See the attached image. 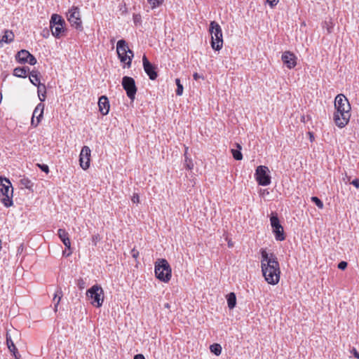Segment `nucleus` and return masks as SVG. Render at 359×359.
Listing matches in <instances>:
<instances>
[{"mask_svg":"<svg viewBox=\"0 0 359 359\" xmlns=\"http://www.w3.org/2000/svg\"><path fill=\"white\" fill-rule=\"evenodd\" d=\"M262 271L265 280L271 285H276L280 280V269L278 258L273 253L269 254L262 250Z\"/></svg>","mask_w":359,"mask_h":359,"instance_id":"f257e3e1","label":"nucleus"},{"mask_svg":"<svg viewBox=\"0 0 359 359\" xmlns=\"http://www.w3.org/2000/svg\"><path fill=\"white\" fill-rule=\"evenodd\" d=\"M334 108L333 119L335 124L340 128L345 127L351 118V107L348 100L343 94H339L334 100Z\"/></svg>","mask_w":359,"mask_h":359,"instance_id":"f03ea898","label":"nucleus"},{"mask_svg":"<svg viewBox=\"0 0 359 359\" xmlns=\"http://www.w3.org/2000/svg\"><path fill=\"white\" fill-rule=\"evenodd\" d=\"M156 277L163 283H168L172 276V269L165 259H158L155 262L154 268Z\"/></svg>","mask_w":359,"mask_h":359,"instance_id":"7ed1b4c3","label":"nucleus"},{"mask_svg":"<svg viewBox=\"0 0 359 359\" xmlns=\"http://www.w3.org/2000/svg\"><path fill=\"white\" fill-rule=\"evenodd\" d=\"M0 191L3 195L1 201L4 206L6 208L12 206L13 205V188L10 180L2 176L0 177Z\"/></svg>","mask_w":359,"mask_h":359,"instance_id":"20e7f679","label":"nucleus"},{"mask_svg":"<svg viewBox=\"0 0 359 359\" xmlns=\"http://www.w3.org/2000/svg\"><path fill=\"white\" fill-rule=\"evenodd\" d=\"M116 52L118 57L121 62H124L128 68L131 66L132 59L134 57V53L131 50L124 39L118 41L116 44Z\"/></svg>","mask_w":359,"mask_h":359,"instance_id":"39448f33","label":"nucleus"},{"mask_svg":"<svg viewBox=\"0 0 359 359\" xmlns=\"http://www.w3.org/2000/svg\"><path fill=\"white\" fill-rule=\"evenodd\" d=\"M209 32L212 36V48L215 50H219L223 46V35L220 25L215 21H211Z\"/></svg>","mask_w":359,"mask_h":359,"instance_id":"423d86ee","label":"nucleus"},{"mask_svg":"<svg viewBox=\"0 0 359 359\" xmlns=\"http://www.w3.org/2000/svg\"><path fill=\"white\" fill-rule=\"evenodd\" d=\"M87 297L90 300V304L99 308L102 306L104 301V291L98 285H94L86 292Z\"/></svg>","mask_w":359,"mask_h":359,"instance_id":"0eeeda50","label":"nucleus"},{"mask_svg":"<svg viewBox=\"0 0 359 359\" xmlns=\"http://www.w3.org/2000/svg\"><path fill=\"white\" fill-rule=\"evenodd\" d=\"M64 19L57 14H53L50 20V28L52 34L56 38H60L65 33Z\"/></svg>","mask_w":359,"mask_h":359,"instance_id":"6e6552de","label":"nucleus"},{"mask_svg":"<svg viewBox=\"0 0 359 359\" xmlns=\"http://www.w3.org/2000/svg\"><path fill=\"white\" fill-rule=\"evenodd\" d=\"M121 84L126 92L127 96L130 100L133 101L137 90L134 79L130 76H125L122 79Z\"/></svg>","mask_w":359,"mask_h":359,"instance_id":"1a4fd4ad","label":"nucleus"},{"mask_svg":"<svg viewBox=\"0 0 359 359\" xmlns=\"http://www.w3.org/2000/svg\"><path fill=\"white\" fill-rule=\"evenodd\" d=\"M67 17L72 27H75L76 29L82 30V21L78 7H72L67 13Z\"/></svg>","mask_w":359,"mask_h":359,"instance_id":"9d476101","label":"nucleus"},{"mask_svg":"<svg viewBox=\"0 0 359 359\" xmlns=\"http://www.w3.org/2000/svg\"><path fill=\"white\" fill-rule=\"evenodd\" d=\"M269 169L264 165H259L255 171V178L259 185L267 186L271 183V177L267 173Z\"/></svg>","mask_w":359,"mask_h":359,"instance_id":"9b49d317","label":"nucleus"},{"mask_svg":"<svg viewBox=\"0 0 359 359\" xmlns=\"http://www.w3.org/2000/svg\"><path fill=\"white\" fill-rule=\"evenodd\" d=\"M270 221L272 231L275 235L276 239L279 241H284L285 239V236L284 234L283 227L280 224L278 216L276 215H273L270 218Z\"/></svg>","mask_w":359,"mask_h":359,"instance_id":"f8f14e48","label":"nucleus"},{"mask_svg":"<svg viewBox=\"0 0 359 359\" xmlns=\"http://www.w3.org/2000/svg\"><path fill=\"white\" fill-rule=\"evenodd\" d=\"M18 336L16 330H8L6 332V344L9 351L13 353L14 357L18 359L20 358L18 349L14 344L13 338Z\"/></svg>","mask_w":359,"mask_h":359,"instance_id":"ddd939ff","label":"nucleus"},{"mask_svg":"<svg viewBox=\"0 0 359 359\" xmlns=\"http://www.w3.org/2000/svg\"><path fill=\"white\" fill-rule=\"evenodd\" d=\"M91 151L88 146H83L81 149L79 162L80 165L83 170H87L90 166Z\"/></svg>","mask_w":359,"mask_h":359,"instance_id":"4468645a","label":"nucleus"},{"mask_svg":"<svg viewBox=\"0 0 359 359\" xmlns=\"http://www.w3.org/2000/svg\"><path fill=\"white\" fill-rule=\"evenodd\" d=\"M142 63L144 70L148 75L149 78L151 80H155L158 76L156 67L149 61L145 55H144L142 57Z\"/></svg>","mask_w":359,"mask_h":359,"instance_id":"2eb2a0df","label":"nucleus"},{"mask_svg":"<svg viewBox=\"0 0 359 359\" xmlns=\"http://www.w3.org/2000/svg\"><path fill=\"white\" fill-rule=\"evenodd\" d=\"M43 110H44V104L42 103H39L35 107L32 118L31 121V124L34 127H36L39 123L41 122L43 116Z\"/></svg>","mask_w":359,"mask_h":359,"instance_id":"dca6fc26","label":"nucleus"},{"mask_svg":"<svg viewBox=\"0 0 359 359\" xmlns=\"http://www.w3.org/2000/svg\"><path fill=\"white\" fill-rule=\"evenodd\" d=\"M281 60L288 69H292L297 65V57L290 51L284 52L282 55Z\"/></svg>","mask_w":359,"mask_h":359,"instance_id":"f3484780","label":"nucleus"},{"mask_svg":"<svg viewBox=\"0 0 359 359\" xmlns=\"http://www.w3.org/2000/svg\"><path fill=\"white\" fill-rule=\"evenodd\" d=\"M98 106L100 111L102 115H107L109 113L110 105L106 96L102 95L99 98Z\"/></svg>","mask_w":359,"mask_h":359,"instance_id":"a211bd4d","label":"nucleus"},{"mask_svg":"<svg viewBox=\"0 0 359 359\" xmlns=\"http://www.w3.org/2000/svg\"><path fill=\"white\" fill-rule=\"evenodd\" d=\"M57 236H59L61 241L63 243L65 246L70 250L71 248V242L69 237L68 232L66 231L65 229H59L57 230Z\"/></svg>","mask_w":359,"mask_h":359,"instance_id":"6ab92c4d","label":"nucleus"},{"mask_svg":"<svg viewBox=\"0 0 359 359\" xmlns=\"http://www.w3.org/2000/svg\"><path fill=\"white\" fill-rule=\"evenodd\" d=\"M29 55H30V53L28 50L23 49L18 52L16 55V60L20 64H25Z\"/></svg>","mask_w":359,"mask_h":359,"instance_id":"aec40b11","label":"nucleus"},{"mask_svg":"<svg viewBox=\"0 0 359 359\" xmlns=\"http://www.w3.org/2000/svg\"><path fill=\"white\" fill-rule=\"evenodd\" d=\"M29 71V68L27 67H18L14 69L13 75L16 77L25 78Z\"/></svg>","mask_w":359,"mask_h":359,"instance_id":"412c9836","label":"nucleus"},{"mask_svg":"<svg viewBox=\"0 0 359 359\" xmlns=\"http://www.w3.org/2000/svg\"><path fill=\"white\" fill-rule=\"evenodd\" d=\"M14 40V34L12 31L6 29L4 32V34L3 35L1 39L0 40V43H10Z\"/></svg>","mask_w":359,"mask_h":359,"instance_id":"4be33fe9","label":"nucleus"},{"mask_svg":"<svg viewBox=\"0 0 359 359\" xmlns=\"http://www.w3.org/2000/svg\"><path fill=\"white\" fill-rule=\"evenodd\" d=\"M29 80H30V82L36 86H39V84H41L40 83V79H39V72L37 71H32L29 74Z\"/></svg>","mask_w":359,"mask_h":359,"instance_id":"5701e85b","label":"nucleus"},{"mask_svg":"<svg viewBox=\"0 0 359 359\" xmlns=\"http://www.w3.org/2000/svg\"><path fill=\"white\" fill-rule=\"evenodd\" d=\"M228 306L230 309H233L236 304V297L234 292H230L226 296Z\"/></svg>","mask_w":359,"mask_h":359,"instance_id":"b1692460","label":"nucleus"},{"mask_svg":"<svg viewBox=\"0 0 359 359\" xmlns=\"http://www.w3.org/2000/svg\"><path fill=\"white\" fill-rule=\"evenodd\" d=\"M187 150L188 148H186L184 152V167L186 168V169L191 170L194 167V164L192 159L188 157Z\"/></svg>","mask_w":359,"mask_h":359,"instance_id":"393cba45","label":"nucleus"},{"mask_svg":"<svg viewBox=\"0 0 359 359\" xmlns=\"http://www.w3.org/2000/svg\"><path fill=\"white\" fill-rule=\"evenodd\" d=\"M38 96L41 102L46 100V89L44 84H39L38 86Z\"/></svg>","mask_w":359,"mask_h":359,"instance_id":"a878e982","label":"nucleus"},{"mask_svg":"<svg viewBox=\"0 0 359 359\" xmlns=\"http://www.w3.org/2000/svg\"><path fill=\"white\" fill-rule=\"evenodd\" d=\"M236 147H237L238 149H232L231 154H232L234 159H236L237 161H241L243 158V154L241 151V147L238 144H236Z\"/></svg>","mask_w":359,"mask_h":359,"instance_id":"bb28decb","label":"nucleus"},{"mask_svg":"<svg viewBox=\"0 0 359 359\" xmlns=\"http://www.w3.org/2000/svg\"><path fill=\"white\" fill-rule=\"evenodd\" d=\"M20 184L25 188L31 189L34 186V183L27 177H23L20 180Z\"/></svg>","mask_w":359,"mask_h":359,"instance_id":"cd10ccee","label":"nucleus"},{"mask_svg":"<svg viewBox=\"0 0 359 359\" xmlns=\"http://www.w3.org/2000/svg\"><path fill=\"white\" fill-rule=\"evenodd\" d=\"M210 351L216 355H219L222 353V346L218 344H214L210 347Z\"/></svg>","mask_w":359,"mask_h":359,"instance_id":"c85d7f7f","label":"nucleus"},{"mask_svg":"<svg viewBox=\"0 0 359 359\" xmlns=\"http://www.w3.org/2000/svg\"><path fill=\"white\" fill-rule=\"evenodd\" d=\"M175 83L177 85L176 94L177 95H182L183 93V86L181 84L180 79H176Z\"/></svg>","mask_w":359,"mask_h":359,"instance_id":"c756f323","label":"nucleus"},{"mask_svg":"<svg viewBox=\"0 0 359 359\" xmlns=\"http://www.w3.org/2000/svg\"><path fill=\"white\" fill-rule=\"evenodd\" d=\"M147 1L151 4V8H155L161 5L163 0H147Z\"/></svg>","mask_w":359,"mask_h":359,"instance_id":"7c9ffc66","label":"nucleus"},{"mask_svg":"<svg viewBox=\"0 0 359 359\" xmlns=\"http://www.w3.org/2000/svg\"><path fill=\"white\" fill-rule=\"evenodd\" d=\"M311 201L316 205V206L320 209L323 208V203L320 199L316 196H313Z\"/></svg>","mask_w":359,"mask_h":359,"instance_id":"2f4dec72","label":"nucleus"},{"mask_svg":"<svg viewBox=\"0 0 359 359\" xmlns=\"http://www.w3.org/2000/svg\"><path fill=\"white\" fill-rule=\"evenodd\" d=\"M26 63H28L31 65H34L36 63V59L33 55L30 53V55L28 56V59Z\"/></svg>","mask_w":359,"mask_h":359,"instance_id":"473e14b6","label":"nucleus"},{"mask_svg":"<svg viewBox=\"0 0 359 359\" xmlns=\"http://www.w3.org/2000/svg\"><path fill=\"white\" fill-rule=\"evenodd\" d=\"M77 286L81 289H83L86 287V282L82 279L79 278L77 280Z\"/></svg>","mask_w":359,"mask_h":359,"instance_id":"72a5a7b5","label":"nucleus"},{"mask_svg":"<svg viewBox=\"0 0 359 359\" xmlns=\"http://www.w3.org/2000/svg\"><path fill=\"white\" fill-rule=\"evenodd\" d=\"M38 166L39 167V168L43 172H45L46 173H48L49 168H48V166L47 165H46V164H38Z\"/></svg>","mask_w":359,"mask_h":359,"instance_id":"f704fd0d","label":"nucleus"},{"mask_svg":"<svg viewBox=\"0 0 359 359\" xmlns=\"http://www.w3.org/2000/svg\"><path fill=\"white\" fill-rule=\"evenodd\" d=\"M347 262L345 261H341L338 264V268L341 270H344L347 267Z\"/></svg>","mask_w":359,"mask_h":359,"instance_id":"c9c22d12","label":"nucleus"},{"mask_svg":"<svg viewBox=\"0 0 359 359\" xmlns=\"http://www.w3.org/2000/svg\"><path fill=\"white\" fill-rule=\"evenodd\" d=\"M131 201L133 203H138L140 202V196L137 194H134L132 196Z\"/></svg>","mask_w":359,"mask_h":359,"instance_id":"e433bc0d","label":"nucleus"},{"mask_svg":"<svg viewBox=\"0 0 359 359\" xmlns=\"http://www.w3.org/2000/svg\"><path fill=\"white\" fill-rule=\"evenodd\" d=\"M279 0H267V2L270 5V6L273 7L277 5Z\"/></svg>","mask_w":359,"mask_h":359,"instance_id":"4c0bfd02","label":"nucleus"},{"mask_svg":"<svg viewBox=\"0 0 359 359\" xmlns=\"http://www.w3.org/2000/svg\"><path fill=\"white\" fill-rule=\"evenodd\" d=\"M351 183L354 187H355L357 189L359 188V179L356 178V179L353 180Z\"/></svg>","mask_w":359,"mask_h":359,"instance_id":"58836bf2","label":"nucleus"},{"mask_svg":"<svg viewBox=\"0 0 359 359\" xmlns=\"http://www.w3.org/2000/svg\"><path fill=\"white\" fill-rule=\"evenodd\" d=\"M61 297H62V294L58 297V299H57V302L55 304V306H54V311H55V312H57V306H58V305L60 304V299H61Z\"/></svg>","mask_w":359,"mask_h":359,"instance_id":"ea45409f","label":"nucleus"},{"mask_svg":"<svg viewBox=\"0 0 359 359\" xmlns=\"http://www.w3.org/2000/svg\"><path fill=\"white\" fill-rule=\"evenodd\" d=\"M351 353L353 354L354 357L359 359V353L357 351V350L355 348H353L351 351Z\"/></svg>","mask_w":359,"mask_h":359,"instance_id":"a19ab883","label":"nucleus"},{"mask_svg":"<svg viewBox=\"0 0 359 359\" xmlns=\"http://www.w3.org/2000/svg\"><path fill=\"white\" fill-rule=\"evenodd\" d=\"M131 255L134 258H137L139 255V252L135 249H133L131 250Z\"/></svg>","mask_w":359,"mask_h":359,"instance_id":"79ce46f5","label":"nucleus"},{"mask_svg":"<svg viewBox=\"0 0 359 359\" xmlns=\"http://www.w3.org/2000/svg\"><path fill=\"white\" fill-rule=\"evenodd\" d=\"M133 359H145V358L142 354H137L134 356Z\"/></svg>","mask_w":359,"mask_h":359,"instance_id":"37998d69","label":"nucleus"},{"mask_svg":"<svg viewBox=\"0 0 359 359\" xmlns=\"http://www.w3.org/2000/svg\"><path fill=\"white\" fill-rule=\"evenodd\" d=\"M193 77L195 80H198L199 78H201V76L198 73L195 72L193 75Z\"/></svg>","mask_w":359,"mask_h":359,"instance_id":"c03bdc74","label":"nucleus"},{"mask_svg":"<svg viewBox=\"0 0 359 359\" xmlns=\"http://www.w3.org/2000/svg\"><path fill=\"white\" fill-rule=\"evenodd\" d=\"M97 237H98L97 236H94L93 237V241H95V240H97Z\"/></svg>","mask_w":359,"mask_h":359,"instance_id":"a18cd8bd","label":"nucleus"},{"mask_svg":"<svg viewBox=\"0 0 359 359\" xmlns=\"http://www.w3.org/2000/svg\"><path fill=\"white\" fill-rule=\"evenodd\" d=\"M327 32H328V33H330L332 32L330 27H327Z\"/></svg>","mask_w":359,"mask_h":359,"instance_id":"49530a36","label":"nucleus"},{"mask_svg":"<svg viewBox=\"0 0 359 359\" xmlns=\"http://www.w3.org/2000/svg\"><path fill=\"white\" fill-rule=\"evenodd\" d=\"M57 297V294H55V297H54V298H53V301H55V299H56Z\"/></svg>","mask_w":359,"mask_h":359,"instance_id":"de8ad7c7","label":"nucleus"},{"mask_svg":"<svg viewBox=\"0 0 359 359\" xmlns=\"http://www.w3.org/2000/svg\"><path fill=\"white\" fill-rule=\"evenodd\" d=\"M1 100H2V94L0 93V102H1Z\"/></svg>","mask_w":359,"mask_h":359,"instance_id":"09e8293b","label":"nucleus"},{"mask_svg":"<svg viewBox=\"0 0 359 359\" xmlns=\"http://www.w3.org/2000/svg\"><path fill=\"white\" fill-rule=\"evenodd\" d=\"M165 307H166V308H169V304H168V303H167V304H165Z\"/></svg>","mask_w":359,"mask_h":359,"instance_id":"8fccbe9b","label":"nucleus"},{"mask_svg":"<svg viewBox=\"0 0 359 359\" xmlns=\"http://www.w3.org/2000/svg\"><path fill=\"white\" fill-rule=\"evenodd\" d=\"M72 254V252H69V253H67V256H69Z\"/></svg>","mask_w":359,"mask_h":359,"instance_id":"3c124183","label":"nucleus"},{"mask_svg":"<svg viewBox=\"0 0 359 359\" xmlns=\"http://www.w3.org/2000/svg\"><path fill=\"white\" fill-rule=\"evenodd\" d=\"M310 135H311V138L313 137V135H311V133H310Z\"/></svg>","mask_w":359,"mask_h":359,"instance_id":"603ef678","label":"nucleus"}]
</instances>
